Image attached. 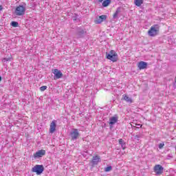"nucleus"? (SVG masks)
<instances>
[{
  "instance_id": "412c9836",
  "label": "nucleus",
  "mask_w": 176,
  "mask_h": 176,
  "mask_svg": "<svg viewBox=\"0 0 176 176\" xmlns=\"http://www.w3.org/2000/svg\"><path fill=\"white\" fill-rule=\"evenodd\" d=\"M159 25H155V35H158L159 34Z\"/></svg>"
},
{
  "instance_id": "2f4dec72",
  "label": "nucleus",
  "mask_w": 176,
  "mask_h": 176,
  "mask_svg": "<svg viewBox=\"0 0 176 176\" xmlns=\"http://www.w3.org/2000/svg\"><path fill=\"white\" fill-rule=\"evenodd\" d=\"M2 80V77L0 76V82Z\"/></svg>"
},
{
  "instance_id": "cd10ccee",
  "label": "nucleus",
  "mask_w": 176,
  "mask_h": 176,
  "mask_svg": "<svg viewBox=\"0 0 176 176\" xmlns=\"http://www.w3.org/2000/svg\"><path fill=\"white\" fill-rule=\"evenodd\" d=\"M136 126L138 129H141V127H142V124H136Z\"/></svg>"
},
{
  "instance_id": "6e6552de",
  "label": "nucleus",
  "mask_w": 176,
  "mask_h": 176,
  "mask_svg": "<svg viewBox=\"0 0 176 176\" xmlns=\"http://www.w3.org/2000/svg\"><path fill=\"white\" fill-rule=\"evenodd\" d=\"M54 74V79H60V78H63V72L61 71L58 70V69H55L53 70Z\"/></svg>"
},
{
  "instance_id": "f257e3e1",
  "label": "nucleus",
  "mask_w": 176,
  "mask_h": 176,
  "mask_svg": "<svg viewBox=\"0 0 176 176\" xmlns=\"http://www.w3.org/2000/svg\"><path fill=\"white\" fill-rule=\"evenodd\" d=\"M87 35V31H86L85 28L82 27L76 28V36L78 39H80L82 38H85Z\"/></svg>"
},
{
  "instance_id": "6ab92c4d",
  "label": "nucleus",
  "mask_w": 176,
  "mask_h": 176,
  "mask_svg": "<svg viewBox=\"0 0 176 176\" xmlns=\"http://www.w3.org/2000/svg\"><path fill=\"white\" fill-rule=\"evenodd\" d=\"M134 3L136 6H141L144 3V0H135Z\"/></svg>"
},
{
  "instance_id": "aec40b11",
  "label": "nucleus",
  "mask_w": 176,
  "mask_h": 176,
  "mask_svg": "<svg viewBox=\"0 0 176 176\" xmlns=\"http://www.w3.org/2000/svg\"><path fill=\"white\" fill-rule=\"evenodd\" d=\"M141 138V135H135L134 137V140L135 142H140V139Z\"/></svg>"
},
{
  "instance_id": "5701e85b",
  "label": "nucleus",
  "mask_w": 176,
  "mask_h": 176,
  "mask_svg": "<svg viewBox=\"0 0 176 176\" xmlns=\"http://www.w3.org/2000/svg\"><path fill=\"white\" fill-rule=\"evenodd\" d=\"M72 19L74 20V21L79 20V15H78L77 14H74V15L72 16Z\"/></svg>"
},
{
  "instance_id": "7c9ffc66",
  "label": "nucleus",
  "mask_w": 176,
  "mask_h": 176,
  "mask_svg": "<svg viewBox=\"0 0 176 176\" xmlns=\"http://www.w3.org/2000/svg\"><path fill=\"white\" fill-rule=\"evenodd\" d=\"M3 9V8L2 7V6H0V10H2Z\"/></svg>"
},
{
  "instance_id": "2eb2a0df",
  "label": "nucleus",
  "mask_w": 176,
  "mask_h": 176,
  "mask_svg": "<svg viewBox=\"0 0 176 176\" xmlns=\"http://www.w3.org/2000/svg\"><path fill=\"white\" fill-rule=\"evenodd\" d=\"M118 144H120L123 150L126 149V142L123 139H119Z\"/></svg>"
},
{
  "instance_id": "393cba45",
  "label": "nucleus",
  "mask_w": 176,
  "mask_h": 176,
  "mask_svg": "<svg viewBox=\"0 0 176 176\" xmlns=\"http://www.w3.org/2000/svg\"><path fill=\"white\" fill-rule=\"evenodd\" d=\"M111 170H112L111 166H109L104 168V171H106L107 173H108V171H111Z\"/></svg>"
},
{
  "instance_id": "a878e982",
  "label": "nucleus",
  "mask_w": 176,
  "mask_h": 176,
  "mask_svg": "<svg viewBox=\"0 0 176 176\" xmlns=\"http://www.w3.org/2000/svg\"><path fill=\"white\" fill-rule=\"evenodd\" d=\"M11 60H12V58H11V57H10V58H4L3 59V63H6V61H11Z\"/></svg>"
},
{
  "instance_id": "473e14b6",
  "label": "nucleus",
  "mask_w": 176,
  "mask_h": 176,
  "mask_svg": "<svg viewBox=\"0 0 176 176\" xmlns=\"http://www.w3.org/2000/svg\"><path fill=\"white\" fill-rule=\"evenodd\" d=\"M160 19H162V17H159V19L160 20Z\"/></svg>"
},
{
  "instance_id": "423d86ee",
  "label": "nucleus",
  "mask_w": 176,
  "mask_h": 176,
  "mask_svg": "<svg viewBox=\"0 0 176 176\" xmlns=\"http://www.w3.org/2000/svg\"><path fill=\"white\" fill-rule=\"evenodd\" d=\"M164 170V168H163L162 165H155V175H161V174H163Z\"/></svg>"
},
{
  "instance_id": "c756f323",
  "label": "nucleus",
  "mask_w": 176,
  "mask_h": 176,
  "mask_svg": "<svg viewBox=\"0 0 176 176\" xmlns=\"http://www.w3.org/2000/svg\"><path fill=\"white\" fill-rule=\"evenodd\" d=\"M98 2H100V3L104 1V0H98Z\"/></svg>"
},
{
  "instance_id": "20e7f679",
  "label": "nucleus",
  "mask_w": 176,
  "mask_h": 176,
  "mask_svg": "<svg viewBox=\"0 0 176 176\" xmlns=\"http://www.w3.org/2000/svg\"><path fill=\"white\" fill-rule=\"evenodd\" d=\"M45 170V168L43 165H36L34 167L32 168V171L33 173H36L37 175H41Z\"/></svg>"
},
{
  "instance_id": "1a4fd4ad",
  "label": "nucleus",
  "mask_w": 176,
  "mask_h": 176,
  "mask_svg": "<svg viewBox=\"0 0 176 176\" xmlns=\"http://www.w3.org/2000/svg\"><path fill=\"white\" fill-rule=\"evenodd\" d=\"M105 20H107V15H101L99 17H96L95 23L101 24V23H102V21H105Z\"/></svg>"
},
{
  "instance_id": "4468645a",
  "label": "nucleus",
  "mask_w": 176,
  "mask_h": 176,
  "mask_svg": "<svg viewBox=\"0 0 176 176\" xmlns=\"http://www.w3.org/2000/svg\"><path fill=\"white\" fill-rule=\"evenodd\" d=\"M109 120H110L109 122L110 127H112V126H113V124H115V123L118 122V117L116 116L111 117L110 118Z\"/></svg>"
},
{
  "instance_id": "a211bd4d",
  "label": "nucleus",
  "mask_w": 176,
  "mask_h": 176,
  "mask_svg": "<svg viewBox=\"0 0 176 176\" xmlns=\"http://www.w3.org/2000/svg\"><path fill=\"white\" fill-rule=\"evenodd\" d=\"M111 3V0H104L103 1L102 6H103V8H107V6H109Z\"/></svg>"
},
{
  "instance_id": "f8f14e48",
  "label": "nucleus",
  "mask_w": 176,
  "mask_h": 176,
  "mask_svg": "<svg viewBox=\"0 0 176 176\" xmlns=\"http://www.w3.org/2000/svg\"><path fill=\"white\" fill-rule=\"evenodd\" d=\"M100 162H101V158H100V157L98 155H96L93 157L91 163L93 166H97Z\"/></svg>"
},
{
  "instance_id": "dca6fc26",
  "label": "nucleus",
  "mask_w": 176,
  "mask_h": 176,
  "mask_svg": "<svg viewBox=\"0 0 176 176\" xmlns=\"http://www.w3.org/2000/svg\"><path fill=\"white\" fill-rule=\"evenodd\" d=\"M122 12V8H118L116 12L113 15V19H118V16H119V13Z\"/></svg>"
},
{
  "instance_id": "72a5a7b5",
  "label": "nucleus",
  "mask_w": 176,
  "mask_h": 176,
  "mask_svg": "<svg viewBox=\"0 0 176 176\" xmlns=\"http://www.w3.org/2000/svg\"><path fill=\"white\" fill-rule=\"evenodd\" d=\"M32 1H34V0H32Z\"/></svg>"
},
{
  "instance_id": "4be33fe9",
  "label": "nucleus",
  "mask_w": 176,
  "mask_h": 176,
  "mask_svg": "<svg viewBox=\"0 0 176 176\" xmlns=\"http://www.w3.org/2000/svg\"><path fill=\"white\" fill-rule=\"evenodd\" d=\"M10 25H12V27H19V22L12 21Z\"/></svg>"
},
{
  "instance_id": "0eeeda50",
  "label": "nucleus",
  "mask_w": 176,
  "mask_h": 176,
  "mask_svg": "<svg viewBox=\"0 0 176 176\" xmlns=\"http://www.w3.org/2000/svg\"><path fill=\"white\" fill-rule=\"evenodd\" d=\"M46 155V151L45 150H39L34 154V159H39V157H42Z\"/></svg>"
},
{
  "instance_id": "9b49d317",
  "label": "nucleus",
  "mask_w": 176,
  "mask_h": 176,
  "mask_svg": "<svg viewBox=\"0 0 176 176\" xmlns=\"http://www.w3.org/2000/svg\"><path fill=\"white\" fill-rule=\"evenodd\" d=\"M138 67L139 69H146L148 67V63L146 62L140 61L138 63Z\"/></svg>"
},
{
  "instance_id": "39448f33",
  "label": "nucleus",
  "mask_w": 176,
  "mask_h": 176,
  "mask_svg": "<svg viewBox=\"0 0 176 176\" xmlns=\"http://www.w3.org/2000/svg\"><path fill=\"white\" fill-rule=\"evenodd\" d=\"M70 137L72 141L76 140L77 138H79V131L77 129H74L72 131L70 132Z\"/></svg>"
},
{
  "instance_id": "c85d7f7f",
  "label": "nucleus",
  "mask_w": 176,
  "mask_h": 176,
  "mask_svg": "<svg viewBox=\"0 0 176 176\" xmlns=\"http://www.w3.org/2000/svg\"><path fill=\"white\" fill-rule=\"evenodd\" d=\"M171 158H173V156H171V155H168L167 156V159H171Z\"/></svg>"
},
{
  "instance_id": "7ed1b4c3",
  "label": "nucleus",
  "mask_w": 176,
  "mask_h": 176,
  "mask_svg": "<svg viewBox=\"0 0 176 176\" xmlns=\"http://www.w3.org/2000/svg\"><path fill=\"white\" fill-rule=\"evenodd\" d=\"M15 14L16 16H24V14H25V6L20 5L16 7L15 10Z\"/></svg>"
},
{
  "instance_id": "b1692460",
  "label": "nucleus",
  "mask_w": 176,
  "mask_h": 176,
  "mask_svg": "<svg viewBox=\"0 0 176 176\" xmlns=\"http://www.w3.org/2000/svg\"><path fill=\"white\" fill-rule=\"evenodd\" d=\"M158 148L159 149H163V148H164V142H162V143H160L158 144Z\"/></svg>"
},
{
  "instance_id": "9d476101",
  "label": "nucleus",
  "mask_w": 176,
  "mask_h": 176,
  "mask_svg": "<svg viewBox=\"0 0 176 176\" xmlns=\"http://www.w3.org/2000/svg\"><path fill=\"white\" fill-rule=\"evenodd\" d=\"M56 120H53L50 126V133L51 134H53L56 131Z\"/></svg>"
},
{
  "instance_id": "ddd939ff",
  "label": "nucleus",
  "mask_w": 176,
  "mask_h": 176,
  "mask_svg": "<svg viewBox=\"0 0 176 176\" xmlns=\"http://www.w3.org/2000/svg\"><path fill=\"white\" fill-rule=\"evenodd\" d=\"M122 100H124V101H126V102H128L129 104H132L133 102V99L126 94H124L122 96Z\"/></svg>"
},
{
  "instance_id": "bb28decb",
  "label": "nucleus",
  "mask_w": 176,
  "mask_h": 176,
  "mask_svg": "<svg viewBox=\"0 0 176 176\" xmlns=\"http://www.w3.org/2000/svg\"><path fill=\"white\" fill-rule=\"evenodd\" d=\"M47 89V86H42L40 87L41 91H45Z\"/></svg>"
},
{
  "instance_id": "f03ea898",
  "label": "nucleus",
  "mask_w": 176,
  "mask_h": 176,
  "mask_svg": "<svg viewBox=\"0 0 176 176\" xmlns=\"http://www.w3.org/2000/svg\"><path fill=\"white\" fill-rule=\"evenodd\" d=\"M106 58L113 63H116V61H118V54H116L115 51L111 50L109 53H106Z\"/></svg>"
},
{
  "instance_id": "f3484780",
  "label": "nucleus",
  "mask_w": 176,
  "mask_h": 176,
  "mask_svg": "<svg viewBox=\"0 0 176 176\" xmlns=\"http://www.w3.org/2000/svg\"><path fill=\"white\" fill-rule=\"evenodd\" d=\"M153 32H155V25H153L151 30H148V34L149 36H155V34H153Z\"/></svg>"
}]
</instances>
